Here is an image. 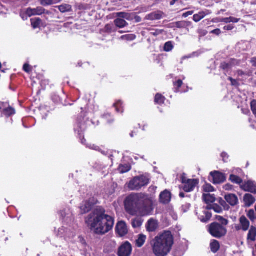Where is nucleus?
<instances>
[{
    "mask_svg": "<svg viewBox=\"0 0 256 256\" xmlns=\"http://www.w3.org/2000/svg\"><path fill=\"white\" fill-rule=\"evenodd\" d=\"M146 237L144 234H140L138 239L136 241V244L137 246L142 247L146 242Z\"/></svg>",
    "mask_w": 256,
    "mask_h": 256,
    "instance_id": "obj_33",
    "label": "nucleus"
},
{
    "mask_svg": "<svg viewBox=\"0 0 256 256\" xmlns=\"http://www.w3.org/2000/svg\"><path fill=\"white\" fill-rule=\"evenodd\" d=\"M116 231L120 237L126 235L128 232V228L126 222L123 221L118 222L116 226Z\"/></svg>",
    "mask_w": 256,
    "mask_h": 256,
    "instance_id": "obj_13",
    "label": "nucleus"
},
{
    "mask_svg": "<svg viewBox=\"0 0 256 256\" xmlns=\"http://www.w3.org/2000/svg\"><path fill=\"white\" fill-rule=\"evenodd\" d=\"M136 38V36L134 34H128L122 36L120 39L122 40H133Z\"/></svg>",
    "mask_w": 256,
    "mask_h": 256,
    "instance_id": "obj_42",
    "label": "nucleus"
},
{
    "mask_svg": "<svg viewBox=\"0 0 256 256\" xmlns=\"http://www.w3.org/2000/svg\"><path fill=\"white\" fill-rule=\"evenodd\" d=\"M116 16L122 19H126V20H132V16L131 14L126 12H120L116 13Z\"/></svg>",
    "mask_w": 256,
    "mask_h": 256,
    "instance_id": "obj_36",
    "label": "nucleus"
},
{
    "mask_svg": "<svg viewBox=\"0 0 256 256\" xmlns=\"http://www.w3.org/2000/svg\"><path fill=\"white\" fill-rule=\"evenodd\" d=\"M244 201L245 206L250 207L254 203L256 200L252 195L248 194L244 196Z\"/></svg>",
    "mask_w": 256,
    "mask_h": 256,
    "instance_id": "obj_23",
    "label": "nucleus"
},
{
    "mask_svg": "<svg viewBox=\"0 0 256 256\" xmlns=\"http://www.w3.org/2000/svg\"><path fill=\"white\" fill-rule=\"evenodd\" d=\"M228 80L230 81L231 84L232 86H237L239 85L238 82L236 80L233 79L232 78L228 77Z\"/></svg>",
    "mask_w": 256,
    "mask_h": 256,
    "instance_id": "obj_52",
    "label": "nucleus"
},
{
    "mask_svg": "<svg viewBox=\"0 0 256 256\" xmlns=\"http://www.w3.org/2000/svg\"><path fill=\"white\" fill-rule=\"evenodd\" d=\"M210 14L208 10L200 12L198 14L194 15L193 20L198 22Z\"/></svg>",
    "mask_w": 256,
    "mask_h": 256,
    "instance_id": "obj_24",
    "label": "nucleus"
},
{
    "mask_svg": "<svg viewBox=\"0 0 256 256\" xmlns=\"http://www.w3.org/2000/svg\"><path fill=\"white\" fill-rule=\"evenodd\" d=\"M88 147L92 150H99L100 148L98 146H95L94 144H90Z\"/></svg>",
    "mask_w": 256,
    "mask_h": 256,
    "instance_id": "obj_60",
    "label": "nucleus"
},
{
    "mask_svg": "<svg viewBox=\"0 0 256 256\" xmlns=\"http://www.w3.org/2000/svg\"><path fill=\"white\" fill-rule=\"evenodd\" d=\"M216 218L218 221H219L220 222L222 223L221 225H222V226H224L227 225L228 224V220L224 218H222L221 216H216Z\"/></svg>",
    "mask_w": 256,
    "mask_h": 256,
    "instance_id": "obj_45",
    "label": "nucleus"
},
{
    "mask_svg": "<svg viewBox=\"0 0 256 256\" xmlns=\"http://www.w3.org/2000/svg\"><path fill=\"white\" fill-rule=\"evenodd\" d=\"M132 252V246L131 244L126 242L118 248V256H130Z\"/></svg>",
    "mask_w": 256,
    "mask_h": 256,
    "instance_id": "obj_10",
    "label": "nucleus"
},
{
    "mask_svg": "<svg viewBox=\"0 0 256 256\" xmlns=\"http://www.w3.org/2000/svg\"><path fill=\"white\" fill-rule=\"evenodd\" d=\"M256 240V228L252 226L248 231L247 240L248 242H254Z\"/></svg>",
    "mask_w": 256,
    "mask_h": 256,
    "instance_id": "obj_26",
    "label": "nucleus"
},
{
    "mask_svg": "<svg viewBox=\"0 0 256 256\" xmlns=\"http://www.w3.org/2000/svg\"><path fill=\"white\" fill-rule=\"evenodd\" d=\"M103 118L106 120L108 124H111L114 122V119L112 118L110 114H106L103 116Z\"/></svg>",
    "mask_w": 256,
    "mask_h": 256,
    "instance_id": "obj_47",
    "label": "nucleus"
},
{
    "mask_svg": "<svg viewBox=\"0 0 256 256\" xmlns=\"http://www.w3.org/2000/svg\"><path fill=\"white\" fill-rule=\"evenodd\" d=\"M24 70L26 72H30L31 71V68L28 64H26L23 66Z\"/></svg>",
    "mask_w": 256,
    "mask_h": 256,
    "instance_id": "obj_54",
    "label": "nucleus"
},
{
    "mask_svg": "<svg viewBox=\"0 0 256 256\" xmlns=\"http://www.w3.org/2000/svg\"><path fill=\"white\" fill-rule=\"evenodd\" d=\"M213 210L216 212L220 213L222 212V208L217 204L208 205L206 210L203 211L202 215L199 216V218L202 222H208L212 217V214L208 210Z\"/></svg>",
    "mask_w": 256,
    "mask_h": 256,
    "instance_id": "obj_7",
    "label": "nucleus"
},
{
    "mask_svg": "<svg viewBox=\"0 0 256 256\" xmlns=\"http://www.w3.org/2000/svg\"><path fill=\"white\" fill-rule=\"evenodd\" d=\"M164 13L161 12H152L146 16V20H160L163 18Z\"/></svg>",
    "mask_w": 256,
    "mask_h": 256,
    "instance_id": "obj_20",
    "label": "nucleus"
},
{
    "mask_svg": "<svg viewBox=\"0 0 256 256\" xmlns=\"http://www.w3.org/2000/svg\"><path fill=\"white\" fill-rule=\"evenodd\" d=\"M165 100V98L160 94H156L155 96L154 102L156 104H164Z\"/></svg>",
    "mask_w": 256,
    "mask_h": 256,
    "instance_id": "obj_37",
    "label": "nucleus"
},
{
    "mask_svg": "<svg viewBox=\"0 0 256 256\" xmlns=\"http://www.w3.org/2000/svg\"><path fill=\"white\" fill-rule=\"evenodd\" d=\"M60 217L64 219V223H68L72 220V214L69 208H65L60 212Z\"/></svg>",
    "mask_w": 256,
    "mask_h": 256,
    "instance_id": "obj_16",
    "label": "nucleus"
},
{
    "mask_svg": "<svg viewBox=\"0 0 256 256\" xmlns=\"http://www.w3.org/2000/svg\"><path fill=\"white\" fill-rule=\"evenodd\" d=\"M198 32L202 36H204L207 34V32L205 30H199Z\"/></svg>",
    "mask_w": 256,
    "mask_h": 256,
    "instance_id": "obj_61",
    "label": "nucleus"
},
{
    "mask_svg": "<svg viewBox=\"0 0 256 256\" xmlns=\"http://www.w3.org/2000/svg\"><path fill=\"white\" fill-rule=\"evenodd\" d=\"M230 180L235 184H240L242 182V180L238 176L234 174H231L230 177Z\"/></svg>",
    "mask_w": 256,
    "mask_h": 256,
    "instance_id": "obj_40",
    "label": "nucleus"
},
{
    "mask_svg": "<svg viewBox=\"0 0 256 256\" xmlns=\"http://www.w3.org/2000/svg\"><path fill=\"white\" fill-rule=\"evenodd\" d=\"M116 242L114 240H108L104 245V252H110L116 248Z\"/></svg>",
    "mask_w": 256,
    "mask_h": 256,
    "instance_id": "obj_22",
    "label": "nucleus"
},
{
    "mask_svg": "<svg viewBox=\"0 0 256 256\" xmlns=\"http://www.w3.org/2000/svg\"><path fill=\"white\" fill-rule=\"evenodd\" d=\"M210 33L211 34H216L217 36H218L221 33V30L219 28H216V30H212L210 32Z\"/></svg>",
    "mask_w": 256,
    "mask_h": 256,
    "instance_id": "obj_55",
    "label": "nucleus"
},
{
    "mask_svg": "<svg viewBox=\"0 0 256 256\" xmlns=\"http://www.w3.org/2000/svg\"><path fill=\"white\" fill-rule=\"evenodd\" d=\"M240 18H237L234 17H229L226 18H221L218 21V22H224V23H230V22H234L237 23L240 21Z\"/></svg>",
    "mask_w": 256,
    "mask_h": 256,
    "instance_id": "obj_29",
    "label": "nucleus"
},
{
    "mask_svg": "<svg viewBox=\"0 0 256 256\" xmlns=\"http://www.w3.org/2000/svg\"><path fill=\"white\" fill-rule=\"evenodd\" d=\"M182 182L184 184V190L188 192L192 191L198 184V182L196 180H186L184 178H182Z\"/></svg>",
    "mask_w": 256,
    "mask_h": 256,
    "instance_id": "obj_12",
    "label": "nucleus"
},
{
    "mask_svg": "<svg viewBox=\"0 0 256 256\" xmlns=\"http://www.w3.org/2000/svg\"><path fill=\"white\" fill-rule=\"evenodd\" d=\"M124 204L126 211L132 215H148L153 210L152 198L142 193L130 194L126 198Z\"/></svg>",
    "mask_w": 256,
    "mask_h": 256,
    "instance_id": "obj_1",
    "label": "nucleus"
},
{
    "mask_svg": "<svg viewBox=\"0 0 256 256\" xmlns=\"http://www.w3.org/2000/svg\"><path fill=\"white\" fill-rule=\"evenodd\" d=\"M0 110L2 114L6 116H10L15 114V110L6 103H0Z\"/></svg>",
    "mask_w": 256,
    "mask_h": 256,
    "instance_id": "obj_15",
    "label": "nucleus"
},
{
    "mask_svg": "<svg viewBox=\"0 0 256 256\" xmlns=\"http://www.w3.org/2000/svg\"><path fill=\"white\" fill-rule=\"evenodd\" d=\"M238 222V224H236L234 225L233 228L236 230L240 231L242 230L246 232L249 229L250 222L245 216H242L240 217Z\"/></svg>",
    "mask_w": 256,
    "mask_h": 256,
    "instance_id": "obj_8",
    "label": "nucleus"
},
{
    "mask_svg": "<svg viewBox=\"0 0 256 256\" xmlns=\"http://www.w3.org/2000/svg\"><path fill=\"white\" fill-rule=\"evenodd\" d=\"M114 24L118 28H122L128 25V22L124 19L118 18L114 20Z\"/></svg>",
    "mask_w": 256,
    "mask_h": 256,
    "instance_id": "obj_27",
    "label": "nucleus"
},
{
    "mask_svg": "<svg viewBox=\"0 0 256 256\" xmlns=\"http://www.w3.org/2000/svg\"><path fill=\"white\" fill-rule=\"evenodd\" d=\"M30 21L32 26L34 29L39 28L42 24V20L38 18H32Z\"/></svg>",
    "mask_w": 256,
    "mask_h": 256,
    "instance_id": "obj_34",
    "label": "nucleus"
},
{
    "mask_svg": "<svg viewBox=\"0 0 256 256\" xmlns=\"http://www.w3.org/2000/svg\"><path fill=\"white\" fill-rule=\"evenodd\" d=\"M247 2L251 4H256V0H247Z\"/></svg>",
    "mask_w": 256,
    "mask_h": 256,
    "instance_id": "obj_64",
    "label": "nucleus"
},
{
    "mask_svg": "<svg viewBox=\"0 0 256 256\" xmlns=\"http://www.w3.org/2000/svg\"><path fill=\"white\" fill-rule=\"evenodd\" d=\"M240 187L246 192L256 194V183L254 181L248 180L240 185Z\"/></svg>",
    "mask_w": 256,
    "mask_h": 256,
    "instance_id": "obj_14",
    "label": "nucleus"
},
{
    "mask_svg": "<svg viewBox=\"0 0 256 256\" xmlns=\"http://www.w3.org/2000/svg\"><path fill=\"white\" fill-rule=\"evenodd\" d=\"M210 246L211 250L214 253L216 252L220 248L218 242L215 240H213L211 241L210 244Z\"/></svg>",
    "mask_w": 256,
    "mask_h": 256,
    "instance_id": "obj_32",
    "label": "nucleus"
},
{
    "mask_svg": "<svg viewBox=\"0 0 256 256\" xmlns=\"http://www.w3.org/2000/svg\"><path fill=\"white\" fill-rule=\"evenodd\" d=\"M237 74L238 76H242L243 75L245 74V73L243 71L240 70H238L237 72Z\"/></svg>",
    "mask_w": 256,
    "mask_h": 256,
    "instance_id": "obj_63",
    "label": "nucleus"
},
{
    "mask_svg": "<svg viewBox=\"0 0 256 256\" xmlns=\"http://www.w3.org/2000/svg\"><path fill=\"white\" fill-rule=\"evenodd\" d=\"M210 180L214 184H219L224 182L226 180L224 174L218 171L212 172L209 177Z\"/></svg>",
    "mask_w": 256,
    "mask_h": 256,
    "instance_id": "obj_11",
    "label": "nucleus"
},
{
    "mask_svg": "<svg viewBox=\"0 0 256 256\" xmlns=\"http://www.w3.org/2000/svg\"><path fill=\"white\" fill-rule=\"evenodd\" d=\"M248 216L250 220H254L255 219V212L253 210H250L248 212Z\"/></svg>",
    "mask_w": 256,
    "mask_h": 256,
    "instance_id": "obj_50",
    "label": "nucleus"
},
{
    "mask_svg": "<svg viewBox=\"0 0 256 256\" xmlns=\"http://www.w3.org/2000/svg\"><path fill=\"white\" fill-rule=\"evenodd\" d=\"M204 191L206 192H212L214 191V188L211 186V184H206L203 186Z\"/></svg>",
    "mask_w": 256,
    "mask_h": 256,
    "instance_id": "obj_44",
    "label": "nucleus"
},
{
    "mask_svg": "<svg viewBox=\"0 0 256 256\" xmlns=\"http://www.w3.org/2000/svg\"><path fill=\"white\" fill-rule=\"evenodd\" d=\"M208 231L211 235L216 238H220L224 236L227 232L226 228L217 222L210 225Z\"/></svg>",
    "mask_w": 256,
    "mask_h": 256,
    "instance_id": "obj_6",
    "label": "nucleus"
},
{
    "mask_svg": "<svg viewBox=\"0 0 256 256\" xmlns=\"http://www.w3.org/2000/svg\"><path fill=\"white\" fill-rule=\"evenodd\" d=\"M164 32V30H152L150 32V34L154 36H157L160 34H162Z\"/></svg>",
    "mask_w": 256,
    "mask_h": 256,
    "instance_id": "obj_49",
    "label": "nucleus"
},
{
    "mask_svg": "<svg viewBox=\"0 0 256 256\" xmlns=\"http://www.w3.org/2000/svg\"><path fill=\"white\" fill-rule=\"evenodd\" d=\"M203 200L206 204L213 203L215 201V197L214 194H204L202 196Z\"/></svg>",
    "mask_w": 256,
    "mask_h": 256,
    "instance_id": "obj_31",
    "label": "nucleus"
},
{
    "mask_svg": "<svg viewBox=\"0 0 256 256\" xmlns=\"http://www.w3.org/2000/svg\"><path fill=\"white\" fill-rule=\"evenodd\" d=\"M240 62L234 59L230 60L228 62H225L221 64L220 68L226 72H228L230 70L232 69V68L235 66L238 65Z\"/></svg>",
    "mask_w": 256,
    "mask_h": 256,
    "instance_id": "obj_18",
    "label": "nucleus"
},
{
    "mask_svg": "<svg viewBox=\"0 0 256 256\" xmlns=\"http://www.w3.org/2000/svg\"><path fill=\"white\" fill-rule=\"evenodd\" d=\"M150 182V178L146 176L135 177L128 184V188L131 190H138Z\"/></svg>",
    "mask_w": 256,
    "mask_h": 256,
    "instance_id": "obj_5",
    "label": "nucleus"
},
{
    "mask_svg": "<svg viewBox=\"0 0 256 256\" xmlns=\"http://www.w3.org/2000/svg\"><path fill=\"white\" fill-rule=\"evenodd\" d=\"M252 66L256 67V57L252 58L250 60Z\"/></svg>",
    "mask_w": 256,
    "mask_h": 256,
    "instance_id": "obj_62",
    "label": "nucleus"
},
{
    "mask_svg": "<svg viewBox=\"0 0 256 256\" xmlns=\"http://www.w3.org/2000/svg\"><path fill=\"white\" fill-rule=\"evenodd\" d=\"M97 202L98 200L94 198H90L88 201L83 202L80 207L81 214H84L90 212Z\"/></svg>",
    "mask_w": 256,
    "mask_h": 256,
    "instance_id": "obj_9",
    "label": "nucleus"
},
{
    "mask_svg": "<svg viewBox=\"0 0 256 256\" xmlns=\"http://www.w3.org/2000/svg\"><path fill=\"white\" fill-rule=\"evenodd\" d=\"M234 28V26L232 24L224 26V29L226 30H230Z\"/></svg>",
    "mask_w": 256,
    "mask_h": 256,
    "instance_id": "obj_59",
    "label": "nucleus"
},
{
    "mask_svg": "<svg viewBox=\"0 0 256 256\" xmlns=\"http://www.w3.org/2000/svg\"><path fill=\"white\" fill-rule=\"evenodd\" d=\"M173 48L174 46L172 42H168L164 44V49L165 52H170Z\"/></svg>",
    "mask_w": 256,
    "mask_h": 256,
    "instance_id": "obj_43",
    "label": "nucleus"
},
{
    "mask_svg": "<svg viewBox=\"0 0 256 256\" xmlns=\"http://www.w3.org/2000/svg\"><path fill=\"white\" fill-rule=\"evenodd\" d=\"M86 222L94 233L104 234L112 229L114 220L112 216L106 214L103 208H99L88 216Z\"/></svg>",
    "mask_w": 256,
    "mask_h": 256,
    "instance_id": "obj_2",
    "label": "nucleus"
},
{
    "mask_svg": "<svg viewBox=\"0 0 256 256\" xmlns=\"http://www.w3.org/2000/svg\"><path fill=\"white\" fill-rule=\"evenodd\" d=\"M250 107L253 114L256 118V100H253L250 103Z\"/></svg>",
    "mask_w": 256,
    "mask_h": 256,
    "instance_id": "obj_48",
    "label": "nucleus"
},
{
    "mask_svg": "<svg viewBox=\"0 0 256 256\" xmlns=\"http://www.w3.org/2000/svg\"><path fill=\"white\" fill-rule=\"evenodd\" d=\"M224 188L226 190H232V186L231 184H228L224 186Z\"/></svg>",
    "mask_w": 256,
    "mask_h": 256,
    "instance_id": "obj_56",
    "label": "nucleus"
},
{
    "mask_svg": "<svg viewBox=\"0 0 256 256\" xmlns=\"http://www.w3.org/2000/svg\"><path fill=\"white\" fill-rule=\"evenodd\" d=\"M171 200V194L168 190L162 192L160 195V200L163 204L168 203Z\"/></svg>",
    "mask_w": 256,
    "mask_h": 256,
    "instance_id": "obj_19",
    "label": "nucleus"
},
{
    "mask_svg": "<svg viewBox=\"0 0 256 256\" xmlns=\"http://www.w3.org/2000/svg\"><path fill=\"white\" fill-rule=\"evenodd\" d=\"M193 13H194L193 11L187 12L182 14V16L184 18H187L188 16L192 15L193 14Z\"/></svg>",
    "mask_w": 256,
    "mask_h": 256,
    "instance_id": "obj_57",
    "label": "nucleus"
},
{
    "mask_svg": "<svg viewBox=\"0 0 256 256\" xmlns=\"http://www.w3.org/2000/svg\"><path fill=\"white\" fill-rule=\"evenodd\" d=\"M182 84V82L180 80H178L176 82H174V86L175 92H178V89L180 88Z\"/></svg>",
    "mask_w": 256,
    "mask_h": 256,
    "instance_id": "obj_46",
    "label": "nucleus"
},
{
    "mask_svg": "<svg viewBox=\"0 0 256 256\" xmlns=\"http://www.w3.org/2000/svg\"><path fill=\"white\" fill-rule=\"evenodd\" d=\"M221 156L222 158L224 161L225 162H226V160L228 158V154L224 152L222 153Z\"/></svg>",
    "mask_w": 256,
    "mask_h": 256,
    "instance_id": "obj_58",
    "label": "nucleus"
},
{
    "mask_svg": "<svg viewBox=\"0 0 256 256\" xmlns=\"http://www.w3.org/2000/svg\"><path fill=\"white\" fill-rule=\"evenodd\" d=\"M224 198L226 201L232 206H234L238 202V197L234 194H226Z\"/></svg>",
    "mask_w": 256,
    "mask_h": 256,
    "instance_id": "obj_21",
    "label": "nucleus"
},
{
    "mask_svg": "<svg viewBox=\"0 0 256 256\" xmlns=\"http://www.w3.org/2000/svg\"><path fill=\"white\" fill-rule=\"evenodd\" d=\"M104 30L106 32L111 33L113 30V26L112 24H108L104 27Z\"/></svg>",
    "mask_w": 256,
    "mask_h": 256,
    "instance_id": "obj_51",
    "label": "nucleus"
},
{
    "mask_svg": "<svg viewBox=\"0 0 256 256\" xmlns=\"http://www.w3.org/2000/svg\"><path fill=\"white\" fill-rule=\"evenodd\" d=\"M142 221L140 218H136L132 220V226L134 228H140L142 226Z\"/></svg>",
    "mask_w": 256,
    "mask_h": 256,
    "instance_id": "obj_38",
    "label": "nucleus"
},
{
    "mask_svg": "<svg viewBox=\"0 0 256 256\" xmlns=\"http://www.w3.org/2000/svg\"><path fill=\"white\" fill-rule=\"evenodd\" d=\"M114 106L116 108V110L118 112H123V108H122V102L120 100L117 101L114 104Z\"/></svg>",
    "mask_w": 256,
    "mask_h": 256,
    "instance_id": "obj_39",
    "label": "nucleus"
},
{
    "mask_svg": "<svg viewBox=\"0 0 256 256\" xmlns=\"http://www.w3.org/2000/svg\"><path fill=\"white\" fill-rule=\"evenodd\" d=\"M52 2V0H41L40 4L44 6L51 5Z\"/></svg>",
    "mask_w": 256,
    "mask_h": 256,
    "instance_id": "obj_53",
    "label": "nucleus"
},
{
    "mask_svg": "<svg viewBox=\"0 0 256 256\" xmlns=\"http://www.w3.org/2000/svg\"><path fill=\"white\" fill-rule=\"evenodd\" d=\"M85 129V124H78L77 126L74 128V130L76 132H78V134L80 136L82 134V132Z\"/></svg>",
    "mask_w": 256,
    "mask_h": 256,
    "instance_id": "obj_41",
    "label": "nucleus"
},
{
    "mask_svg": "<svg viewBox=\"0 0 256 256\" xmlns=\"http://www.w3.org/2000/svg\"><path fill=\"white\" fill-rule=\"evenodd\" d=\"M191 25V22L186 21L177 22L174 24L173 27H176L177 28H186Z\"/></svg>",
    "mask_w": 256,
    "mask_h": 256,
    "instance_id": "obj_28",
    "label": "nucleus"
},
{
    "mask_svg": "<svg viewBox=\"0 0 256 256\" xmlns=\"http://www.w3.org/2000/svg\"><path fill=\"white\" fill-rule=\"evenodd\" d=\"M57 236L66 242H72L76 236V231L70 224L64 223L63 226L58 228Z\"/></svg>",
    "mask_w": 256,
    "mask_h": 256,
    "instance_id": "obj_4",
    "label": "nucleus"
},
{
    "mask_svg": "<svg viewBox=\"0 0 256 256\" xmlns=\"http://www.w3.org/2000/svg\"><path fill=\"white\" fill-rule=\"evenodd\" d=\"M158 226L156 220L153 219L149 220L146 224V228L148 232H154L156 230Z\"/></svg>",
    "mask_w": 256,
    "mask_h": 256,
    "instance_id": "obj_25",
    "label": "nucleus"
},
{
    "mask_svg": "<svg viewBox=\"0 0 256 256\" xmlns=\"http://www.w3.org/2000/svg\"><path fill=\"white\" fill-rule=\"evenodd\" d=\"M130 166L128 164H121L118 168V172L121 174L126 172L130 170Z\"/></svg>",
    "mask_w": 256,
    "mask_h": 256,
    "instance_id": "obj_35",
    "label": "nucleus"
},
{
    "mask_svg": "<svg viewBox=\"0 0 256 256\" xmlns=\"http://www.w3.org/2000/svg\"><path fill=\"white\" fill-rule=\"evenodd\" d=\"M173 238L170 232H165L156 236L152 243L153 253L156 256H166L173 244Z\"/></svg>",
    "mask_w": 256,
    "mask_h": 256,
    "instance_id": "obj_3",
    "label": "nucleus"
},
{
    "mask_svg": "<svg viewBox=\"0 0 256 256\" xmlns=\"http://www.w3.org/2000/svg\"><path fill=\"white\" fill-rule=\"evenodd\" d=\"M58 8L59 10L62 13L70 12L72 11V6L70 4H62L58 6Z\"/></svg>",
    "mask_w": 256,
    "mask_h": 256,
    "instance_id": "obj_30",
    "label": "nucleus"
},
{
    "mask_svg": "<svg viewBox=\"0 0 256 256\" xmlns=\"http://www.w3.org/2000/svg\"><path fill=\"white\" fill-rule=\"evenodd\" d=\"M45 10L42 7H37L35 8H28L26 10V14L30 17L33 16L41 15L44 13Z\"/></svg>",
    "mask_w": 256,
    "mask_h": 256,
    "instance_id": "obj_17",
    "label": "nucleus"
}]
</instances>
